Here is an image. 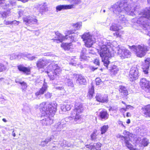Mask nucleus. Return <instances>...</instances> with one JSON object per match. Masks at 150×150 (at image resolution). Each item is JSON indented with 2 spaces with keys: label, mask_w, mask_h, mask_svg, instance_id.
Instances as JSON below:
<instances>
[{
  "label": "nucleus",
  "mask_w": 150,
  "mask_h": 150,
  "mask_svg": "<svg viewBox=\"0 0 150 150\" xmlns=\"http://www.w3.org/2000/svg\"><path fill=\"white\" fill-rule=\"evenodd\" d=\"M139 6L135 4L134 2L123 1L114 4L110 10L116 14L126 12L129 15H138L137 17L132 19V22L139 24L144 30H150V7L142 11H139Z\"/></svg>",
  "instance_id": "f257e3e1"
},
{
  "label": "nucleus",
  "mask_w": 150,
  "mask_h": 150,
  "mask_svg": "<svg viewBox=\"0 0 150 150\" xmlns=\"http://www.w3.org/2000/svg\"><path fill=\"white\" fill-rule=\"evenodd\" d=\"M98 44L100 47V49L98 51L100 57L104 58L103 64L105 67L108 68V66L110 63V61L107 58L110 57L111 56L109 48L111 45L110 42H106V40L103 39V40H98Z\"/></svg>",
  "instance_id": "f03ea898"
},
{
  "label": "nucleus",
  "mask_w": 150,
  "mask_h": 150,
  "mask_svg": "<svg viewBox=\"0 0 150 150\" xmlns=\"http://www.w3.org/2000/svg\"><path fill=\"white\" fill-rule=\"evenodd\" d=\"M57 105V104L55 102L49 104H46V102H43L40 104L39 109L42 114L53 116L56 111Z\"/></svg>",
  "instance_id": "7ed1b4c3"
},
{
  "label": "nucleus",
  "mask_w": 150,
  "mask_h": 150,
  "mask_svg": "<svg viewBox=\"0 0 150 150\" xmlns=\"http://www.w3.org/2000/svg\"><path fill=\"white\" fill-rule=\"evenodd\" d=\"M67 33L69 35H66L65 36H64L62 35L58 31H57L55 33L56 35V36L55 37V38L52 39V40H53L54 42L59 43L62 42L63 41L67 39H69L71 41L73 42L75 39H76L75 36L71 35V34L74 33L73 30L68 31Z\"/></svg>",
  "instance_id": "20e7f679"
},
{
  "label": "nucleus",
  "mask_w": 150,
  "mask_h": 150,
  "mask_svg": "<svg viewBox=\"0 0 150 150\" xmlns=\"http://www.w3.org/2000/svg\"><path fill=\"white\" fill-rule=\"evenodd\" d=\"M61 70L58 65L52 62L48 66V70L47 71L48 76L51 80H53L57 75L59 74Z\"/></svg>",
  "instance_id": "39448f33"
},
{
  "label": "nucleus",
  "mask_w": 150,
  "mask_h": 150,
  "mask_svg": "<svg viewBox=\"0 0 150 150\" xmlns=\"http://www.w3.org/2000/svg\"><path fill=\"white\" fill-rule=\"evenodd\" d=\"M130 48L135 52L138 57H144L148 51L147 46L143 44L133 45L130 46Z\"/></svg>",
  "instance_id": "423d86ee"
},
{
  "label": "nucleus",
  "mask_w": 150,
  "mask_h": 150,
  "mask_svg": "<svg viewBox=\"0 0 150 150\" xmlns=\"http://www.w3.org/2000/svg\"><path fill=\"white\" fill-rule=\"evenodd\" d=\"M74 109L71 113V115L74 118L75 122H79L81 119L80 114L83 110V108L82 104L79 103H76L74 105Z\"/></svg>",
  "instance_id": "0eeeda50"
},
{
  "label": "nucleus",
  "mask_w": 150,
  "mask_h": 150,
  "mask_svg": "<svg viewBox=\"0 0 150 150\" xmlns=\"http://www.w3.org/2000/svg\"><path fill=\"white\" fill-rule=\"evenodd\" d=\"M123 134L124 136L118 134L117 136V137L120 139L122 144L125 145L130 150H136L133 147V145L130 142L129 132L124 131Z\"/></svg>",
  "instance_id": "6e6552de"
},
{
  "label": "nucleus",
  "mask_w": 150,
  "mask_h": 150,
  "mask_svg": "<svg viewBox=\"0 0 150 150\" xmlns=\"http://www.w3.org/2000/svg\"><path fill=\"white\" fill-rule=\"evenodd\" d=\"M81 38L84 42L85 46L87 47H91L95 42V39L89 33H85L81 36Z\"/></svg>",
  "instance_id": "1a4fd4ad"
},
{
  "label": "nucleus",
  "mask_w": 150,
  "mask_h": 150,
  "mask_svg": "<svg viewBox=\"0 0 150 150\" xmlns=\"http://www.w3.org/2000/svg\"><path fill=\"white\" fill-rule=\"evenodd\" d=\"M51 63L50 59H47L44 58L39 59L37 62L36 66L38 69L44 68L47 65Z\"/></svg>",
  "instance_id": "9d476101"
},
{
  "label": "nucleus",
  "mask_w": 150,
  "mask_h": 150,
  "mask_svg": "<svg viewBox=\"0 0 150 150\" xmlns=\"http://www.w3.org/2000/svg\"><path fill=\"white\" fill-rule=\"evenodd\" d=\"M140 84L142 88L146 92L150 93V82L146 79L142 78L140 80Z\"/></svg>",
  "instance_id": "9b49d317"
},
{
  "label": "nucleus",
  "mask_w": 150,
  "mask_h": 150,
  "mask_svg": "<svg viewBox=\"0 0 150 150\" xmlns=\"http://www.w3.org/2000/svg\"><path fill=\"white\" fill-rule=\"evenodd\" d=\"M139 76V71L138 69L134 67H132L129 72L130 80L132 81L137 79Z\"/></svg>",
  "instance_id": "f8f14e48"
},
{
  "label": "nucleus",
  "mask_w": 150,
  "mask_h": 150,
  "mask_svg": "<svg viewBox=\"0 0 150 150\" xmlns=\"http://www.w3.org/2000/svg\"><path fill=\"white\" fill-rule=\"evenodd\" d=\"M23 20V22H25L27 25H35L37 24L38 23V21L36 18L30 16L24 17Z\"/></svg>",
  "instance_id": "ddd939ff"
},
{
  "label": "nucleus",
  "mask_w": 150,
  "mask_h": 150,
  "mask_svg": "<svg viewBox=\"0 0 150 150\" xmlns=\"http://www.w3.org/2000/svg\"><path fill=\"white\" fill-rule=\"evenodd\" d=\"M122 28V26L120 25L115 23H113L112 25L110 26V30L113 31H116L117 32L114 33L115 36H116L117 37H120L121 36L120 33L118 30L121 29Z\"/></svg>",
  "instance_id": "4468645a"
},
{
  "label": "nucleus",
  "mask_w": 150,
  "mask_h": 150,
  "mask_svg": "<svg viewBox=\"0 0 150 150\" xmlns=\"http://www.w3.org/2000/svg\"><path fill=\"white\" fill-rule=\"evenodd\" d=\"M5 0H0V9H5L10 7L11 6H13L16 5V2L14 0H9L10 4L5 3Z\"/></svg>",
  "instance_id": "2eb2a0df"
},
{
  "label": "nucleus",
  "mask_w": 150,
  "mask_h": 150,
  "mask_svg": "<svg viewBox=\"0 0 150 150\" xmlns=\"http://www.w3.org/2000/svg\"><path fill=\"white\" fill-rule=\"evenodd\" d=\"M76 83L80 85H84L87 83L86 79L81 74H77L76 75Z\"/></svg>",
  "instance_id": "dca6fc26"
},
{
  "label": "nucleus",
  "mask_w": 150,
  "mask_h": 150,
  "mask_svg": "<svg viewBox=\"0 0 150 150\" xmlns=\"http://www.w3.org/2000/svg\"><path fill=\"white\" fill-rule=\"evenodd\" d=\"M53 119L50 116H45L44 118L40 120V123L43 126H46L50 125L52 124Z\"/></svg>",
  "instance_id": "f3484780"
},
{
  "label": "nucleus",
  "mask_w": 150,
  "mask_h": 150,
  "mask_svg": "<svg viewBox=\"0 0 150 150\" xmlns=\"http://www.w3.org/2000/svg\"><path fill=\"white\" fill-rule=\"evenodd\" d=\"M96 100L98 102L101 103H107L108 102V96L107 95L103 96L100 94H98L96 97Z\"/></svg>",
  "instance_id": "a211bd4d"
},
{
  "label": "nucleus",
  "mask_w": 150,
  "mask_h": 150,
  "mask_svg": "<svg viewBox=\"0 0 150 150\" xmlns=\"http://www.w3.org/2000/svg\"><path fill=\"white\" fill-rule=\"evenodd\" d=\"M66 126V124L62 122L61 120L60 122L56 123L54 124V127L57 131H60L62 130Z\"/></svg>",
  "instance_id": "6ab92c4d"
},
{
  "label": "nucleus",
  "mask_w": 150,
  "mask_h": 150,
  "mask_svg": "<svg viewBox=\"0 0 150 150\" xmlns=\"http://www.w3.org/2000/svg\"><path fill=\"white\" fill-rule=\"evenodd\" d=\"M150 63V58H148L145 60V63L143 65L142 69L143 71L145 74H147L148 73Z\"/></svg>",
  "instance_id": "aec40b11"
},
{
  "label": "nucleus",
  "mask_w": 150,
  "mask_h": 150,
  "mask_svg": "<svg viewBox=\"0 0 150 150\" xmlns=\"http://www.w3.org/2000/svg\"><path fill=\"white\" fill-rule=\"evenodd\" d=\"M73 5H60L57 6L56 8L57 11L58 12L62 10L71 9L73 8Z\"/></svg>",
  "instance_id": "412c9836"
},
{
  "label": "nucleus",
  "mask_w": 150,
  "mask_h": 150,
  "mask_svg": "<svg viewBox=\"0 0 150 150\" xmlns=\"http://www.w3.org/2000/svg\"><path fill=\"white\" fill-rule=\"evenodd\" d=\"M110 63L108 66V68L106 67V68L108 69L111 72L112 74L113 75H115L117 73L119 70L117 67L115 65H113L112 66L110 65Z\"/></svg>",
  "instance_id": "4be33fe9"
},
{
  "label": "nucleus",
  "mask_w": 150,
  "mask_h": 150,
  "mask_svg": "<svg viewBox=\"0 0 150 150\" xmlns=\"http://www.w3.org/2000/svg\"><path fill=\"white\" fill-rule=\"evenodd\" d=\"M144 115L145 117H150V105L145 106L142 109Z\"/></svg>",
  "instance_id": "5701e85b"
},
{
  "label": "nucleus",
  "mask_w": 150,
  "mask_h": 150,
  "mask_svg": "<svg viewBox=\"0 0 150 150\" xmlns=\"http://www.w3.org/2000/svg\"><path fill=\"white\" fill-rule=\"evenodd\" d=\"M109 115L106 110H103L100 111L99 114V116L101 120L103 121L107 119Z\"/></svg>",
  "instance_id": "b1692460"
},
{
  "label": "nucleus",
  "mask_w": 150,
  "mask_h": 150,
  "mask_svg": "<svg viewBox=\"0 0 150 150\" xmlns=\"http://www.w3.org/2000/svg\"><path fill=\"white\" fill-rule=\"evenodd\" d=\"M18 68L19 71L23 72L24 74L28 75L30 74V70L29 68L20 65L18 66Z\"/></svg>",
  "instance_id": "393cba45"
},
{
  "label": "nucleus",
  "mask_w": 150,
  "mask_h": 150,
  "mask_svg": "<svg viewBox=\"0 0 150 150\" xmlns=\"http://www.w3.org/2000/svg\"><path fill=\"white\" fill-rule=\"evenodd\" d=\"M124 13L118 14V15L117 16L116 18L118 23H126V20L124 17Z\"/></svg>",
  "instance_id": "a878e982"
},
{
  "label": "nucleus",
  "mask_w": 150,
  "mask_h": 150,
  "mask_svg": "<svg viewBox=\"0 0 150 150\" xmlns=\"http://www.w3.org/2000/svg\"><path fill=\"white\" fill-rule=\"evenodd\" d=\"M117 48L118 51V54L121 57V58L124 59V57L123 55L125 53V48L124 47L120 46L119 45Z\"/></svg>",
  "instance_id": "bb28decb"
},
{
  "label": "nucleus",
  "mask_w": 150,
  "mask_h": 150,
  "mask_svg": "<svg viewBox=\"0 0 150 150\" xmlns=\"http://www.w3.org/2000/svg\"><path fill=\"white\" fill-rule=\"evenodd\" d=\"M119 91L121 95L123 96H125L128 94L127 90L125 87L120 86H119Z\"/></svg>",
  "instance_id": "cd10ccee"
},
{
  "label": "nucleus",
  "mask_w": 150,
  "mask_h": 150,
  "mask_svg": "<svg viewBox=\"0 0 150 150\" xmlns=\"http://www.w3.org/2000/svg\"><path fill=\"white\" fill-rule=\"evenodd\" d=\"M62 120V122L66 124V122L73 123L74 124L78 123L75 122L74 120V118L71 115V116L66 117L64 119Z\"/></svg>",
  "instance_id": "c85d7f7f"
},
{
  "label": "nucleus",
  "mask_w": 150,
  "mask_h": 150,
  "mask_svg": "<svg viewBox=\"0 0 150 150\" xmlns=\"http://www.w3.org/2000/svg\"><path fill=\"white\" fill-rule=\"evenodd\" d=\"M47 86L46 83H44L42 88L38 92L35 93V95L36 96H39L40 95L43 94L44 92L47 91Z\"/></svg>",
  "instance_id": "c756f323"
},
{
  "label": "nucleus",
  "mask_w": 150,
  "mask_h": 150,
  "mask_svg": "<svg viewBox=\"0 0 150 150\" xmlns=\"http://www.w3.org/2000/svg\"><path fill=\"white\" fill-rule=\"evenodd\" d=\"M101 144L100 142H98L96 144H91L89 147H87L91 149H95L96 150H100Z\"/></svg>",
  "instance_id": "7c9ffc66"
},
{
  "label": "nucleus",
  "mask_w": 150,
  "mask_h": 150,
  "mask_svg": "<svg viewBox=\"0 0 150 150\" xmlns=\"http://www.w3.org/2000/svg\"><path fill=\"white\" fill-rule=\"evenodd\" d=\"M87 53V50L85 48H83L81 52L80 58L81 61L86 60V54Z\"/></svg>",
  "instance_id": "2f4dec72"
},
{
  "label": "nucleus",
  "mask_w": 150,
  "mask_h": 150,
  "mask_svg": "<svg viewBox=\"0 0 150 150\" xmlns=\"http://www.w3.org/2000/svg\"><path fill=\"white\" fill-rule=\"evenodd\" d=\"M37 8L38 10L40 13L46 11L47 10V8L46 6L44 5H38L37 6Z\"/></svg>",
  "instance_id": "473e14b6"
},
{
  "label": "nucleus",
  "mask_w": 150,
  "mask_h": 150,
  "mask_svg": "<svg viewBox=\"0 0 150 150\" xmlns=\"http://www.w3.org/2000/svg\"><path fill=\"white\" fill-rule=\"evenodd\" d=\"M54 138L53 136H51L50 137H48L46 138L45 140L42 141L41 142L40 144V145L42 146H44L47 144L49 142L51 141Z\"/></svg>",
  "instance_id": "72a5a7b5"
},
{
  "label": "nucleus",
  "mask_w": 150,
  "mask_h": 150,
  "mask_svg": "<svg viewBox=\"0 0 150 150\" xmlns=\"http://www.w3.org/2000/svg\"><path fill=\"white\" fill-rule=\"evenodd\" d=\"M94 93V88L93 86H92L91 88H89L88 91V96L89 99H91L93 97Z\"/></svg>",
  "instance_id": "f704fd0d"
},
{
  "label": "nucleus",
  "mask_w": 150,
  "mask_h": 150,
  "mask_svg": "<svg viewBox=\"0 0 150 150\" xmlns=\"http://www.w3.org/2000/svg\"><path fill=\"white\" fill-rule=\"evenodd\" d=\"M59 144L60 146L63 147H65L66 146L70 147L71 146V144L69 143L66 140H64L62 142H61Z\"/></svg>",
  "instance_id": "c9c22d12"
},
{
  "label": "nucleus",
  "mask_w": 150,
  "mask_h": 150,
  "mask_svg": "<svg viewBox=\"0 0 150 150\" xmlns=\"http://www.w3.org/2000/svg\"><path fill=\"white\" fill-rule=\"evenodd\" d=\"M149 144V139L146 138H143L141 142V144L142 146L144 147L147 146L148 144Z\"/></svg>",
  "instance_id": "e433bc0d"
},
{
  "label": "nucleus",
  "mask_w": 150,
  "mask_h": 150,
  "mask_svg": "<svg viewBox=\"0 0 150 150\" xmlns=\"http://www.w3.org/2000/svg\"><path fill=\"white\" fill-rule=\"evenodd\" d=\"M62 110L64 112L69 111L70 110L71 106L70 105H64L61 107Z\"/></svg>",
  "instance_id": "4c0bfd02"
},
{
  "label": "nucleus",
  "mask_w": 150,
  "mask_h": 150,
  "mask_svg": "<svg viewBox=\"0 0 150 150\" xmlns=\"http://www.w3.org/2000/svg\"><path fill=\"white\" fill-rule=\"evenodd\" d=\"M71 45V42L69 43H66L64 44H63L61 45L63 48L65 50H68L71 48L70 46Z\"/></svg>",
  "instance_id": "58836bf2"
},
{
  "label": "nucleus",
  "mask_w": 150,
  "mask_h": 150,
  "mask_svg": "<svg viewBox=\"0 0 150 150\" xmlns=\"http://www.w3.org/2000/svg\"><path fill=\"white\" fill-rule=\"evenodd\" d=\"M108 127V125H104L101 127L100 128L101 134H105L107 131Z\"/></svg>",
  "instance_id": "ea45409f"
},
{
  "label": "nucleus",
  "mask_w": 150,
  "mask_h": 150,
  "mask_svg": "<svg viewBox=\"0 0 150 150\" xmlns=\"http://www.w3.org/2000/svg\"><path fill=\"white\" fill-rule=\"evenodd\" d=\"M125 52L124 56V59L126 58H128L130 57L131 56V52L127 49L126 48L125 49Z\"/></svg>",
  "instance_id": "a19ab883"
},
{
  "label": "nucleus",
  "mask_w": 150,
  "mask_h": 150,
  "mask_svg": "<svg viewBox=\"0 0 150 150\" xmlns=\"http://www.w3.org/2000/svg\"><path fill=\"white\" fill-rule=\"evenodd\" d=\"M65 81L67 85L69 86L73 87V83L71 80L67 78L65 80Z\"/></svg>",
  "instance_id": "79ce46f5"
},
{
  "label": "nucleus",
  "mask_w": 150,
  "mask_h": 150,
  "mask_svg": "<svg viewBox=\"0 0 150 150\" xmlns=\"http://www.w3.org/2000/svg\"><path fill=\"white\" fill-rule=\"evenodd\" d=\"M26 57L30 61H33L35 60L37 57L35 56H32L30 54L26 55Z\"/></svg>",
  "instance_id": "37998d69"
},
{
  "label": "nucleus",
  "mask_w": 150,
  "mask_h": 150,
  "mask_svg": "<svg viewBox=\"0 0 150 150\" xmlns=\"http://www.w3.org/2000/svg\"><path fill=\"white\" fill-rule=\"evenodd\" d=\"M81 23H77L73 24V27L76 30H79L81 26Z\"/></svg>",
  "instance_id": "c03bdc74"
},
{
  "label": "nucleus",
  "mask_w": 150,
  "mask_h": 150,
  "mask_svg": "<svg viewBox=\"0 0 150 150\" xmlns=\"http://www.w3.org/2000/svg\"><path fill=\"white\" fill-rule=\"evenodd\" d=\"M54 88L59 91H62L61 92L62 93H64V88L62 86H55Z\"/></svg>",
  "instance_id": "a18cd8bd"
},
{
  "label": "nucleus",
  "mask_w": 150,
  "mask_h": 150,
  "mask_svg": "<svg viewBox=\"0 0 150 150\" xmlns=\"http://www.w3.org/2000/svg\"><path fill=\"white\" fill-rule=\"evenodd\" d=\"M19 83L22 86V88L23 90L27 88V84L24 81H23L22 82H19Z\"/></svg>",
  "instance_id": "49530a36"
},
{
  "label": "nucleus",
  "mask_w": 150,
  "mask_h": 150,
  "mask_svg": "<svg viewBox=\"0 0 150 150\" xmlns=\"http://www.w3.org/2000/svg\"><path fill=\"white\" fill-rule=\"evenodd\" d=\"M6 67L4 64L0 63V72L6 70Z\"/></svg>",
  "instance_id": "de8ad7c7"
},
{
  "label": "nucleus",
  "mask_w": 150,
  "mask_h": 150,
  "mask_svg": "<svg viewBox=\"0 0 150 150\" xmlns=\"http://www.w3.org/2000/svg\"><path fill=\"white\" fill-rule=\"evenodd\" d=\"M96 84L97 85H98L102 83L101 80L100 78H96L95 80Z\"/></svg>",
  "instance_id": "09e8293b"
},
{
  "label": "nucleus",
  "mask_w": 150,
  "mask_h": 150,
  "mask_svg": "<svg viewBox=\"0 0 150 150\" xmlns=\"http://www.w3.org/2000/svg\"><path fill=\"white\" fill-rule=\"evenodd\" d=\"M96 134L95 132H93L91 135V139L92 141H95L96 139Z\"/></svg>",
  "instance_id": "8fccbe9b"
},
{
  "label": "nucleus",
  "mask_w": 150,
  "mask_h": 150,
  "mask_svg": "<svg viewBox=\"0 0 150 150\" xmlns=\"http://www.w3.org/2000/svg\"><path fill=\"white\" fill-rule=\"evenodd\" d=\"M8 14L6 12H1L0 13V16L3 17H6L7 16Z\"/></svg>",
  "instance_id": "3c124183"
},
{
  "label": "nucleus",
  "mask_w": 150,
  "mask_h": 150,
  "mask_svg": "<svg viewBox=\"0 0 150 150\" xmlns=\"http://www.w3.org/2000/svg\"><path fill=\"white\" fill-rule=\"evenodd\" d=\"M45 96L47 98H51L52 96V93L49 92H47L45 95Z\"/></svg>",
  "instance_id": "603ef678"
},
{
  "label": "nucleus",
  "mask_w": 150,
  "mask_h": 150,
  "mask_svg": "<svg viewBox=\"0 0 150 150\" xmlns=\"http://www.w3.org/2000/svg\"><path fill=\"white\" fill-rule=\"evenodd\" d=\"M94 63L95 64H96L98 66H99L100 64L99 60L98 59H96L94 61Z\"/></svg>",
  "instance_id": "864d4df0"
},
{
  "label": "nucleus",
  "mask_w": 150,
  "mask_h": 150,
  "mask_svg": "<svg viewBox=\"0 0 150 150\" xmlns=\"http://www.w3.org/2000/svg\"><path fill=\"white\" fill-rule=\"evenodd\" d=\"M20 23V22L19 21H17L15 20L11 21V24H14L16 25H18V24Z\"/></svg>",
  "instance_id": "5fc2aeb1"
},
{
  "label": "nucleus",
  "mask_w": 150,
  "mask_h": 150,
  "mask_svg": "<svg viewBox=\"0 0 150 150\" xmlns=\"http://www.w3.org/2000/svg\"><path fill=\"white\" fill-rule=\"evenodd\" d=\"M74 2L73 3L75 4H78L81 2V0H72Z\"/></svg>",
  "instance_id": "6e6d98bb"
},
{
  "label": "nucleus",
  "mask_w": 150,
  "mask_h": 150,
  "mask_svg": "<svg viewBox=\"0 0 150 150\" xmlns=\"http://www.w3.org/2000/svg\"><path fill=\"white\" fill-rule=\"evenodd\" d=\"M126 109H130L131 110H132L133 109V107L129 105H127L126 106Z\"/></svg>",
  "instance_id": "4d7b16f0"
},
{
  "label": "nucleus",
  "mask_w": 150,
  "mask_h": 150,
  "mask_svg": "<svg viewBox=\"0 0 150 150\" xmlns=\"http://www.w3.org/2000/svg\"><path fill=\"white\" fill-rule=\"evenodd\" d=\"M126 110V108H122L120 109V111L121 112H124Z\"/></svg>",
  "instance_id": "13d9d810"
},
{
  "label": "nucleus",
  "mask_w": 150,
  "mask_h": 150,
  "mask_svg": "<svg viewBox=\"0 0 150 150\" xmlns=\"http://www.w3.org/2000/svg\"><path fill=\"white\" fill-rule=\"evenodd\" d=\"M4 23L6 25L11 24V21H4Z\"/></svg>",
  "instance_id": "bf43d9fd"
},
{
  "label": "nucleus",
  "mask_w": 150,
  "mask_h": 150,
  "mask_svg": "<svg viewBox=\"0 0 150 150\" xmlns=\"http://www.w3.org/2000/svg\"><path fill=\"white\" fill-rule=\"evenodd\" d=\"M19 54H12V56L13 57V56H14V59H16L18 57V55H19Z\"/></svg>",
  "instance_id": "052dcab7"
},
{
  "label": "nucleus",
  "mask_w": 150,
  "mask_h": 150,
  "mask_svg": "<svg viewBox=\"0 0 150 150\" xmlns=\"http://www.w3.org/2000/svg\"><path fill=\"white\" fill-rule=\"evenodd\" d=\"M98 68V67H91V70L92 71H94V70H96Z\"/></svg>",
  "instance_id": "680f3d73"
},
{
  "label": "nucleus",
  "mask_w": 150,
  "mask_h": 150,
  "mask_svg": "<svg viewBox=\"0 0 150 150\" xmlns=\"http://www.w3.org/2000/svg\"><path fill=\"white\" fill-rule=\"evenodd\" d=\"M87 53L93 54V51H92L90 50H87Z\"/></svg>",
  "instance_id": "e2e57ef3"
},
{
  "label": "nucleus",
  "mask_w": 150,
  "mask_h": 150,
  "mask_svg": "<svg viewBox=\"0 0 150 150\" xmlns=\"http://www.w3.org/2000/svg\"><path fill=\"white\" fill-rule=\"evenodd\" d=\"M126 116L127 117H130L131 116L129 112H127L126 115Z\"/></svg>",
  "instance_id": "0e129e2a"
},
{
  "label": "nucleus",
  "mask_w": 150,
  "mask_h": 150,
  "mask_svg": "<svg viewBox=\"0 0 150 150\" xmlns=\"http://www.w3.org/2000/svg\"><path fill=\"white\" fill-rule=\"evenodd\" d=\"M18 13L20 16H21V15L22 14V11H19L18 12Z\"/></svg>",
  "instance_id": "69168bd1"
},
{
  "label": "nucleus",
  "mask_w": 150,
  "mask_h": 150,
  "mask_svg": "<svg viewBox=\"0 0 150 150\" xmlns=\"http://www.w3.org/2000/svg\"><path fill=\"white\" fill-rule=\"evenodd\" d=\"M130 120L129 119L127 120V123L128 124L130 123Z\"/></svg>",
  "instance_id": "338daca9"
},
{
  "label": "nucleus",
  "mask_w": 150,
  "mask_h": 150,
  "mask_svg": "<svg viewBox=\"0 0 150 150\" xmlns=\"http://www.w3.org/2000/svg\"><path fill=\"white\" fill-rule=\"evenodd\" d=\"M2 120L4 122H7V120L5 118H3L2 119Z\"/></svg>",
  "instance_id": "774afa93"
}]
</instances>
